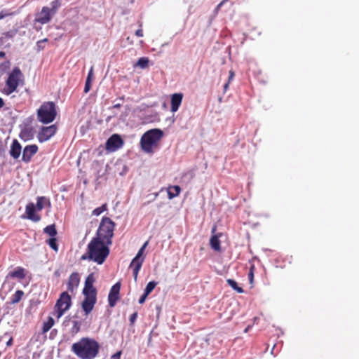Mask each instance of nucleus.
<instances>
[{
  "label": "nucleus",
  "mask_w": 359,
  "mask_h": 359,
  "mask_svg": "<svg viewBox=\"0 0 359 359\" xmlns=\"http://www.w3.org/2000/svg\"><path fill=\"white\" fill-rule=\"evenodd\" d=\"M226 282L228 285L235 291H236L238 293H243L244 290L243 289L238 285V283L236 280L233 279H227Z\"/></svg>",
  "instance_id": "obj_27"
},
{
  "label": "nucleus",
  "mask_w": 359,
  "mask_h": 359,
  "mask_svg": "<svg viewBox=\"0 0 359 359\" xmlns=\"http://www.w3.org/2000/svg\"><path fill=\"white\" fill-rule=\"evenodd\" d=\"M94 281L93 273L89 274L85 281V285L83 290V294L97 295V290L93 286Z\"/></svg>",
  "instance_id": "obj_15"
},
{
  "label": "nucleus",
  "mask_w": 359,
  "mask_h": 359,
  "mask_svg": "<svg viewBox=\"0 0 359 359\" xmlns=\"http://www.w3.org/2000/svg\"><path fill=\"white\" fill-rule=\"evenodd\" d=\"M93 78V68H91L88 72V76L86 78L85 86H84V93H87L89 92L91 88V81Z\"/></svg>",
  "instance_id": "obj_28"
},
{
  "label": "nucleus",
  "mask_w": 359,
  "mask_h": 359,
  "mask_svg": "<svg viewBox=\"0 0 359 359\" xmlns=\"http://www.w3.org/2000/svg\"><path fill=\"white\" fill-rule=\"evenodd\" d=\"M121 351H119L118 352H116V353H114L111 359H120L121 358Z\"/></svg>",
  "instance_id": "obj_41"
},
{
  "label": "nucleus",
  "mask_w": 359,
  "mask_h": 359,
  "mask_svg": "<svg viewBox=\"0 0 359 359\" xmlns=\"http://www.w3.org/2000/svg\"><path fill=\"white\" fill-rule=\"evenodd\" d=\"M38 151V147L36 144H31L26 146L22 152V161L25 163H29L32 156L36 154Z\"/></svg>",
  "instance_id": "obj_16"
},
{
  "label": "nucleus",
  "mask_w": 359,
  "mask_h": 359,
  "mask_svg": "<svg viewBox=\"0 0 359 359\" xmlns=\"http://www.w3.org/2000/svg\"><path fill=\"white\" fill-rule=\"evenodd\" d=\"M228 0H222L217 6V8L216 9L217 10H219L222 6V5L226 3Z\"/></svg>",
  "instance_id": "obj_42"
},
{
  "label": "nucleus",
  "mask_w": 359,
  "mask_h": 359,
  "mask_svg": "<svg viewBox=\"0 0 359 359\" xmlns=\"http://www.w3.org/2000/svg\"><path fill=\"white\" fill-rule=\"evenodd\" d=\"M140 27H142V25H140ZM135 35L138 37H142L143 36V31H142V28H140L138 29L136 32H135Z\"/></svg>",
  "instance_id": "obj_40"
},
{
  "label": "nucleus",
  "mask_w": 359,
  "mask_h": 359,
  "mask_svg": "<svg viewBox=\"0 0 359 359\" xmlns=\"http://www.w3.org/2000/svg\"><path fill=\"white\" fill-rule=\"evenodd\" d=\"M13 337H11L8 341L6 342V345L7 346H11L13 345Z\"/></svg>",
  "instance_id": "obj_43"
},
{
  "label": "nucleus",
  "mask_w": 359,
  "mask_h": 359,
  "mask_svg": "<svg viewBox=\"0 0 359 359\" xmlns=\"http://www.w3.org/2000/svg\"><path fill=\"white\" fill-rule=\"evenodd\" d=\"M47 243L53 250H54L55 252H57L58 245L57 244V239L55 237H51L50 239H48Z\"/></svg>",
  "instance_id": "obj_33"
},
{
  "label": "nucleus",
  "mask_w": 359,
  "mask_h": 359,
  "mask_svg": "<svg viewBox=\"0 0 359 359\" xmlns=\"http://www.w3.org/2000/svg\"><path fill=\"white\" fill-rule=\"evenodd\" d=\"M8 276L11 278H16L19 280H23L25 276V270L22 267L18 266L14 271H11L8 273Z\"/></svg>",
  "instance_id": "obj_19"
},
{
  "label": "nucleus",
  "mask_w": 359,
  "mask_h": 359,
  "mask_svg": "<svg viewBox=\"0 0 359 359\" xmlns=\"http://www.w3.org/2000/svg\"><path fill=\"white\" fill-rule=\"evenodd\" d=\"M167 193L169 199H172L174 197L178 196L180 194V186L175 185V186H170L167 189Z\"/></svg>",
  "instance_id": "obj_23"
},
{
  "label": "nucleus",
  "mask_w": 359,
  "mask_h": 359,
  "mask_svg": "<svg viewBox=\"0 0 359 359\" xmlns=\"http://www.w3.org/2000/svg\"><path fill=\"white\" fill-rule=\"evenodd\" d=\"M6 15V14L3 13L2 12L0 13V20L3 19Z\"/></svg>",
  "instance_id": "obj_50"
},
{
  "label": "nucleus",
  "mask_w": 359,
  "mask_h": 359,
  "mask_svg": "<svg viewBox=\"0 0 359 359\" xmlns=\"http://www.w3.org/2000/svg\"><path fill=\"white\" fill-rule=\"evenodd\" d=\"M5 55H6L5 52H4V51H0V58H3V57H5Z\"/></svg>",
  "instance_id": "obj_47"
},
{
  "label": "nucleus",
  "mask_w": 359,
  "mask_h": 359,
  "mask_svg": "<svg viewBox=\"0 0 359 359\" xmlns=\"http://www.w3.org/2000/svg\"><path fill=\"white\" fill-rule=\"evenodd\" d=\"M43 231L51 237L57 235V230L55 224H50L44 228Z\"/></svg>",
  "instance_id": "obj_29"
},
{
  "label": "nucleus",
  "mask_w": 359,
  "mask_h": 359,
  "mask_svg": "<svg viewBox=\"0 0 359 359\" xmlns=\"http://www.w3.org/2000/svg\"><path fill=\"white\" fill-rule=\"evenodd\" d=\"M219 235H213L210 239V245L211 248L216 252H221L220 241L219 239Z\"/></svg>",
  "instance_id": "obj_21"
},
{
  "label": "nucleus",
  "mask_w": 359,
  "mask_h": 359,
  "mask_svg": "<svg viewBox=\"0 0 359 359\" xmlns=\"http://www.w3.org/2000/svg\"><path fill=\"white\" fill-rule=\"evenodd\" d=\"M229 83H229V82L227 81V82L224 84V91H226V90H227V89H228V88H229Z\"/></svg>",
  "instance_id": "obj_46"
},
{
  "label": "nucleus",
  "mask_w": 359,
  "mask_h": 359,
  "mask_svg": "<svg viewBox=\"0 0 359 359\" xmlns=\"http://www.w3.org/2000/svg\"><path fill=\"white\" fill-rule=\"evenodd\" d=\"M148 295H149L148 294H146V292H144L143 294L139 299V303L140 304H142L143 303H144Z\"/></svg>",
  "instance_id": "obj_38"
},
{
  "label": "nucleus",
  "mask_w": 359,
  "mask_h": 359,
  "mask_svg": "<svg viewBox=\"0 0 359 359\" xmlns=\"http://www.w3.org/2000/svg\"><path fill=\"white\" fill-rule=\"evenodd\" d=\"M73 318L74 319L72 321V327L70 332L72 335H75L80 332L82 322L81 320L77 319L76 316Z\"/></svg>",
  "instance_id": "obj_22"
},
{
  "label": "nucleus",
  "mask_w": 359,
  "mask_h": 359,
  "mask_svg": "<svg viewBox=\"0 0 359 359\" xmlns=\"http://www.w3.org/2000/svg\"><path fill=\"white\" fill-rule=\"evenodd\" d=\"M18 31L16 29H12L8 32H4L2 34L1 39H13L17 34Z\"/></svg>",
  "instance_id": "obj_32"
},
{
  "label": "nucleus",
  "mask_w": 359,
  "mask_h": 359,
  "mask_svg": "<svg viewBox=\"0 0 359 359\" xmlns=\"http://www.w3.org/2000/svg\"><path fill=\"white\" fill-rule=\"evenodd\" d=\"M24 295V292L22 290H17L11 297V304H17L18 303L22 298Z\"/></svg>",
  "instance_id": "obj_25"
},
{
  "label": "nucleus",
  "mask_w": 359,
  "mask_h": 359,
  "mask_svg": "<svg viewBox=\"0 0 359 359\" xmlns=\"http://www.w3.org/2000/svg\"><path fill=\"white\" fill-rule=\"evenodd\" d=\"M121 104H114V105L112 107V108H120V107H121Z\"/></svg>",
  "instance_id": "obj_49"
},
{
  "label": "nucleus",
  "mask_w": 359,
  "mask_h": 359,
  "mask_svg": "<svg viewBox=\"0 0 359 359\" xmlns=\"http://www.w3.org/2000/svg\"><path fill=\"white\" fill-rule=\"evenodd\" d=\"M20 153L21 145L17 140H14L11 145L10 154L13 158L17 159L19 158Z\"/></svg>",
  "instance_id": "obj_18"
},
{
  "label": "nucleus",
  "mask_w": 359,
  "mask_h": 359,
  "mask_svg": "<svg viewBox=\"0 0 359 359\" xmlns=\"http://www.w3.org/2000/svg\"><path fill=\"white\" fill-rule=\"evenodd\" d=\"M57 128L55 125L42 127L37 135L38 140L40 142H46L53 137L55 134Z\"/></svg>",
  "instance_id": "obj_12"
},
{
  "label": "nucleus",
  "mask_w": 359,
  "mask_h": 359,
  "mask_svg": "<svg viewBox=\"0 0 359 359\" xmlns=\"http://www.w3.org/2000/svg\"><path fill=\"white\" fill-rule=\"evenodd\" d=\"M11 67V62L9 60H6L5 62L0 64V72L4 73L6 72Z\"/></svg>",
  "instance_id": "obj_36"
},
{
  "label": "nucleus",
  "mask_w": 359,
  "mask_h": 359,
  "mask_svg": "<svg viewBox=\"0 0 359 359\" xmlns=\"http://www.w3.org/2000/svg\"><path fill=\"white\" fill-rule=\"evenodd\" d=\"M123 140L118 134L112 135L106 142V149L109 151H115L122 147Z\"/></svg>",
  "instance_id": "obj_11"
},
{
  "label": "nucleus",
  "mask_w": 359,
  "mask_h": 359,
  "mask_svg": "<svg viewBox=\"0 0 359 359\" xmlns=\"http://www.w3.org/2000/svg\"><path fill=\"white\" fill-rule=\"evenodd\" d=\"M149 241H146L141 248L139 250L136 256L133 259L130 267L133 269V275L135 279V281L137 280L138 273L142 267V263L144 262V258H141L146 247L147 246Z\"/></svg>",
  "instance_id": "obj_9"
},
{
  "label": "nucleus",
  "mask_w": 359,
  "mask_h": 359,
  "mask_svg": "<svg viewBox=\"0 0 359 359\" xmlns=\"http://www.w3.org/2000/svg\"><path fill=\"white\" fill-rule=\"evenodd\" d=\"M50 206V201L48 198L45 196H39L36 198V204L34 205L33 203H29L26 205L25 212L27 214V219L37 222L40 221L41 216L36 213V211L40 212L46 206Z\"/></svg>",
  "instance_id": "obj_5"
},
{
  "label": "nucleus",
  "mask_w": 359,
  "mask_h": 359,
  "mask_svg": "<svg viewBox=\"0 0 359 359\" xmlns=\"http://www.w3.org/2000/svg\"><path fill=\"white\" fill-rule=\"evenodd\" d=\"M120 289L121 283L119 282L116 283L111 287L108 295L109 305L111 307H114L119 299Z\"/></svg>",
  "instance_id": "obj_14"
},
{
  "label": "nucleus",
  "mask_w": 359,
  "mask_h": 359,
  "mask_svg": "<svg viewBox=\"0 0 359 359\" xmlns=\"http://www.w3.org/2000/svg\"><path fill=\"white\" fill-rule=\"evenodd\" d=\"M182 94L181 93V95H180V97H181V100H182Z\"/></svg>",
  "instance_id": "obj_54"
},
{
  "label": "nucleus",
  "mask_w": 359,
  "mask_h": 359,
  "mask_svg": "<svg viewBox=\"0 0 359 359\" xmlns=\"http://www.w3.org/2000/svg\"><path fill=\"white\" fill-rule=\"evenodd\" d=\"M50 6L51 7L50 8V9L51 10V11L55 14L58 10V8L60 7L61 6V0H54L51 3H50Z\"/></svg>",
  "instance_id": "obj_31"
},
{
  "label": "nucleus",
  "mask_w": 359,
  "mask_h": 359,
  "mask_svg": "<svg viewBox=\"0 0 359 359\" xmlns=\"http://www.w3.org/2000/svg\"><path fill=\"white\" fill-rule=\"evenodd\" d=\"M72 304V297L68 292H62L55 303L54 316L60 318L70 309Z\"/></svg>",
  "instance_id": "obj_8"
},
{
  "label": "nucleus",
  "mask_w": 359,
  "mask_h": 359,
  "mask_svg": "<svg viewBox=\"0 0 359 359\" xmlns=\"http://www.w3.org/2000/svg\"><path fill=\"white\" fill-rule=\"evenodd\" d=\"M55 14L51 11L50 8L43 6L41 11L36 14L34 22L41 25L47 24L50 22Z\"/></svg>",
  "instance_id": "obj_10"
},
{
  "label": "nucleus",
  "mask_w": 359,
  "mask_h": 359,
  "mask_svg": "<svg viewBox=\"0 0 359 359\" xmlns=\"http://www.w3.org/2000/svg\"><path fill=\"white\" fill-rule=\"evenodd\" d=\"M23 74L20 68L14 67L8 76L3 93L7 95L14 93L20 83L23 82Z\"/></svg>",
  "instance_id": "obj_6"
},
{
  "label": "nucleus",
  "mask_w": 359,
  "mask_h": 359,
  "mask_svg": "<svg viewBox=\"0 0 359 359\" xmlns=\"http://www.w3.org/2000/svg\"><path fill=\"white\" fill-rule=\"evenodd\" d=\"M180 106V93H175L172 96L171 100V111H176Z\"/></svg>",
  "instance_id": "obj_24"
},
{
  "label": "nucleus",
  "mask_w": 359,
  "mask_h": 359,
  "mask_svg": "<svg viewBox=\"0 0 359 359\" xmlns=\"http://www.w3.org/2000/svg\"><path fill=\"white\" fill-rule=\"evenodd\" d=\"M99 342L91 337H82L71 346V351L79 359H95L99 354Z\"/></svg>",
  "instance_id": "obj_1"
},
{
  "label": "nucleus",
  "mask_w": 359,
  "mask_h": 359,
  "mask_svg": "<svg viewBox=\"0 0 359 359\" xmlns=\"http://www.w3.org/2000/svg\"><path fill=\"white\" fill-rule=\"evenodd\" d=\"M57 115L55 104L53 102H45L37 111L38 120L43 123L53 122Z\"/></svg>",
  "instance_id": "obj_7"
},
{
  "label": "nucleus",
  "mask_w": 359,
  "mask_h": 359,
  "mask_svg": "<svg viewBox=\"0 0 359 359\" xmlns=\"http://www.w3.org/2000/svg\"><path fill=\"white\" fill-rule=\"evenodd\" d=\"M4 101L1 97H0V109L4 107Z\"/></svg>",
  "instance_id": "obj_45"
},
{
  "label": "nucleus",
  "mask_w": 359,
  "mask_h": 359,
  "mask_svg": "<svg viewBox=\"0 0 359 359\" xmlns=\"http://www.w3.org/2000/svg\"><path fill=\"white\" fill-rule=\"evenodd\" d=\"M84 299L81 303V308L85 313L86 316H88L93 310L95 304L97 302V295H89L83 294Z\"/></svg>",
  "instance_id": "obj_13"
},
{
  "label": "nucleus",
  "mask_w": 359,
  "mask_h": 359,
  "mask_svg": "<svg viewBox=\"0 0 359 359\" xmlns=\"http://www.w3.org/2000/svg\"><path fill=\"white\" fill-rule=\"evenodd\" d=\"M80 283V276L79 274L76 272L72 273L68 279L67 282V290L71 293H74V292L77 289Z\"/></svg>",
  "instance_id": "obj_17"
},
{
  "label": "nucleus",
  "mask_w": 359,
  "mask_h": 359,
  "mask_svg": "<svg viewBox=\"0 0 359 359\" xmlns=\"http://www.w3.org/2000/svg\"><path fill=\"white\" fill-rule=\"evenodd\" d=\"M163 136V133L160 129H151L143 134L140 140L142 150L147 153L153 151V148L157 147L158 142Z\"/></svg>",
  "instance_id": "obj_3"
},
{
  "label": "nucleus",
  "mask_w": 359,
  "mask_h": 359,
  "mask_svg": "<svg viewBox=\"0 0 359 359\" xmlns=\"http://www.w3.org/2000/svg\"><path fill=\"white\" fill-rule=\"evenodd\" d=\"M229 78H228V82L229 83H231V81L233 79L234 76H235V72L233 70L231 69L229 72Z\"/></svg>",
  "instance_id": "obj_39"
},
{
  "label": "nucleus",
  "mask_w": 359,
  "mask_h": 359,
  "mask_svg": "<svg viewBox=\"0 0 359 359\" xmlns=\"http://www.w3.org/2000/svg\"><path fill=\"white\" fill-rule=\"evenodd\" d=\"M149 59L146 57H140L135 66L140 67L142 69H145L149 65Z\"/></svg>",
  "instance_id": "obj_30"
},
{
  "label": "nucleus",
  "mask_w": 359,
  "mask_h": 359,
  "mask_svg": "<svg viewBox=\"0 0 359 359\" xmlns=\"http://www.w3.org/2000/svg\"><path fill=\"white\" fill-rule=\"evenodd\" d=\"M253 277H254V273L252 271H249V273H248V278H249V280L252 283V280H253Z\"/></svg>",
  "instance_id": "obj_44"
},
{
  "label": "nucleus",
  "mask_w": 359,
  "mask_h": 359,
  "mask_svg": "<svg viewBox=\"0 0 359 359\" xmlns=\"http://www.w3.org/2000/svg\"><path fill=\"white\" fill-rule=\"evenodd\" d=\"M107 204H103L102 206L100 207H98L97 208H95L93 211V215H95V216H98L100 215L101 213H102L104 211L107 210Z\"/></svg>",
  "instance_id": "obj_35"
},
{
  "label": "nucleus",
  "mask_w": 359,
  "mask_h": 359,
  "mask_svg": "<svg viewBox=\"0 0 359 359\" xmlns=\"http://www.w3.org/2000/svg\"><path fill=\"white\" fill-rule=\"evenodd\" d=\"M109 245L105 242L94 237L88 244L86 252L81 259L102 264L109 254Z\"/></svg>",
  "instance_id": "obj_2"
},
{
  "label": "nucleus",
  "mask_w": 359,
  "mask_h": 359,
  "mask_svg": "<svg viewBox=\"0 0 359 359\" xmlns=\"http://www.w3.org/2000/svg\"><path fill=\"white\" fill-rule=\"evenodd\" d=\"M137 318V312H135L132 315H130V318H129L130 325H134Z\"/></svg>",
  "instance_id": "obj_37"
},
{
  "label": "nucleus",
  "mask_w": 359,
  "mask_h": 359,
  "mask_svg": "<svg viewBox=\"0 0 359 359\" xmlns=\"http://www.w3.org/2000/svg\"><path fill=\"white\" fill-rule=\"evenodd\" d=\"M156 285H157V283L155 281L149 282L144 289V292H146V294H149L153 291V290L155 288Z\"/></svg>",
  "instance_id": "obj_34"
},
{
  "label": "nucleus",
  "mask_w": 359,
  "mask_h": 359,
  "mask_svg": "<svg viewBox=\"0 0 359 359\" xmlns=\"http://www.w3.org/2000/svg\"><path fill=\"white\" fill-rule=\"evenodd\" d=\"M55 323L54 319L52 317H48L47 321L44 322L42 327V332L46 333L53 326Z\"/></svg>",
  "instance_id": "obj_26"
},
{
  "label": "nucleus",
  "mask_w": 359,
  "mask_h": 359,
  "mask_svg": "<svg viewBox=\"0 0 359 359\" xmlns=\"http://www.w3.org/2000/svg\"><path fill=\"white\" fill-rule=\"evenodd\" d=\"M114 228L115 223L109 217H104L101 219L95 238H99L108 245H111Z\"/></svg>",
  "instance_id": "obj_4"
},
{
  "label": "nucleus",
  "mask_w": 359,
  "mask_h": 359,
  "mask_svg": "<svg viewBox=\"0 0 359 359\" xmlns=\"http://www.w3.org/2000/svg\"><path fill=\"white\" fill-rule=\"evenodd\" d=\"M43 41H47V39H45L44 40H43ZM41 42H42V41H39V42H38V43H41Z\"/></svg>",
  "instance_id": "obj_51"
},
{
  "label": "nucleus",
  "mask_w": 359,
  "mask_h": 359,
  "mask_svg": "<svg viewBox=\"0 0 359 359\" xmlns=\"http://www.w3.org/2000/svg\"><path fill=\"white\" fill-rule=\"evenodd\" d=\"M20 137L22 140H29L34 137V130L31 127H25L20 132Z\"/></svg>",
  "instance_id": "obj_20"
},
{
  "label": "nucleus",
  "mask_w": 359,
  "mask_h": 359,
  "mask_svg": "<svg viewBox=\"0 0 359 359\" xmlns=\"http://www.w3.org/2000/svg\"><path fill=\"white\" fill-rule=\"evenodd\" d=\"M215 229H216V228H215V226L212 229V233H214V232H215Z\"/></svg>",
  "instance_id": "obj_53"
},
{
  "label": "nucleus",
  "mask_w": 359,
  "mask_h": 359,
  "mask_svg": "<svg viewBox=\"0 0 359 359\" xmlns=\"http://www.w3.org/2000/svg\"><path fill=\"white\" fill-rule=\"evenodd\" d=\"M249 327H250L248 326V327L245 330V332H248V330H249Z\"/></svg>",
  "instance_id": "obj_52"
},
{
  "label": "nucleus",
  "mask_w": 359,
  "mask_h": 359,
  "mask_svg": "<svg viewBox=\"0 0 359 359\" xmlns=\"http://www.w3.org/2000/svg\"><path fill=\"white\" fill-rule=\"evenodd\" d=\"M255 269V265L252 264L250 268V271H252L254 273Z\"/></svg>",
  "instance_id": "obj_48"
}]
</instances>
